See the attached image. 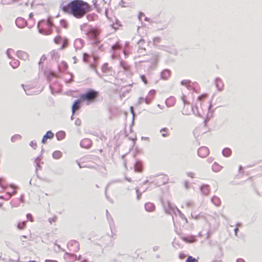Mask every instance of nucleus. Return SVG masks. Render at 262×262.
Returning <instances> with one entry per match:
<instances>
[{
	"instance_id": "nucleus-32",
	"label": "nucleus",
	"mask_w": 262,
	"mask_h": 262,
	"mask_svg": "<svg viewBox=\"0 0 262 262\" xmlns=\"http://www.w3.org/2000/svg\"><path fill=\"white\" fill-rule=\"evenodd\" d=\"M66 136V134L63 131L58 132L56 133V136L58 140H61L63 139Z\"/></svg>"
},
{
	"instance_id": "nucleus-54",
	"label": "nucleus",
	"mask_w": 262,
	"mask_h": 262,
	"mask_svg": "<svg viewBox=\"0 0 262 262\" xmlns=\"http://www.w3.org/2000/svg\"><path fill=\"white\" fill-rule=\"evenodd\" d=\"M184 187L186 189H188L189 187V186H190V183L188 182H187V181H185L184 182Z\"/></svg>"
},
{
	"instance_id": "nucleus-62",
	"label": "nucleus",
	"mask_w": 262,
	"mask_h": 262,
	"mask_svg": "<svg viewBox=\"0 0 262 262\" xmlns=\"http://www.w3.org/2000/svg\"><path fill=\"white\" fill-rule=\"evenodd\" d=\"M27 238V236H25V235H23L21 237H20V239L21 241L23 242H25V239Z\"/></svg>"
},
{
	"instance_id": "nucleus-46",
	"label": "nucleus",
	"mask_w": 262,
	"mask_h": 262,
	"mask_svg": "<svg viewBox=\"0 0 262 262\" xmlns=\"http://www.w3.org/2000/svg\"><path fill=\"white\" fill-rule=\"evenodd\" d=\"M154 61H152V63H157L158 60V59H159V56H158V55H155L154 56Z\"/></svg>"
},
{
	"instance_id": "nucleus-53",
	"label": "nucleus",
	"mask_w": 262,
	"mask_h": 262,
	"mask_svg": "<svg viewBox=\"0 0 262 262\" xmlns=\"http://www.w3.org/2000/svg\"><path fill=\"white\" fill-rule=\"evenodd\" d=\"M190 80H183L181 81V84L182 85H186L188 83H190Z\"/></svg>"
},
{
	"instance_id": "nucleus-2",
	"label": "nucleus",
	"mask_w": 262,
	"mask_h": 262,
	"mask_svg": "<svg viewBox=\"0 0 262 262\" xmlns=\"http://www.w3.org/2000/svg\"><path fill=\"white\" fill-rule=\"evenodd\" d=\"M98 93L93 90H89L85 93L81 94L80 99L81 101L93 102L97 97Z\"/></svg>"
},
{
	"instance_id": "nucleus-60",
	"label": "nucleus",
	"mask_w": 262,
	"mask_h": 262,
	"mask_svg": "<svg viewBox=\"0 0 262 262\" xmlns=\"http://www.w3.org/2000/svg\"><path fill=\"white\" fill-rule=\"evenodd\" d=\"M187 175L189 177H191V178H193L194 177V173L193 172H187Z\"/></svg>"
},
{
	"instance_id": "nucleus-38",
	"label": "nucleus",
	"mask_w": 262,
	"mask_h": 262,
	"mask_svg": "<svg viewBox=\"0 0 262 262\" xmlns=\"http://www.w3.org/2000/svg\"><path fill=\"white\" fill-rule=\"evenodd\" d=\"M54 40L55 43L59 44L62 41V38L60 36H57Z\"/></svg>"
},
{
	"instance_id": "nucleus-14",
	"label": "nucleus",
	"mask_w": 262,
	"mask_h": 262,
	"mask_svg": "<svg viewBox=\"0 0 262 262\" xmlns=\"http://www.w3.org/2000/svg\"><path fill=\"white\" fill-rule=\"evenodd\" d=\"M92 144V141L90 139L85 138L81 140L80 142L81 147L85 148H89Z\"/></svg>"
},
{
	"instance_id": "nucleus-28",
	"label": "nucleus",
	"mask_w": 262,
	"mask_h": 262,
	"mask_svg": "<svg viewBox=\"0 0 262 262\" xmlns=\"http://www.w3.org/2000/svg\"><path fill=\"white\" fill-rule=\"evenodd\" d=\"M10 64L13 68H17L19 65V61L17 59H14L10 62Z\"/></svg>"
},
{
	"instance_id": "nucleus-48",
	"label": "nucleus",
	"mask_w": 262,
	"mask_h": 262,
	"mask_svg": "<svg viewBox=\"0 0 262 262\" xmlns=\"http://www.w3.org/2000/svg\"><path fill=\"white\" fill-rule=\"evenodd\" d=\"M81 120L79 119H77L75 122V124L77 126H79L81 125Z\"/></svg>"
},
{
	"instance_id": "nucleus-45",
	"label": "nucleus",
	"mask_w": 262,
	"mask_h": 262,
	"mask_svg": "<svg viewBox=\"0 0 262 262\" xmlns=\"http://www.w3.org/2000/svg\"><path fill=\"white\" fill-rule=\"evenodd\" d=\"M141 79H142V81L145 84H147V80L145 76L144 75H140Z\"/></svg>"
},
{
	"instance_id": "nucleus-29",
	"label": "nucleus",
	"mask_w": 262,
	"mask_h": 262,
	"mask_svg": "<svg viewBox=\"0 0 262 262\" xmlns=\"http://www.w3.org/2000/svg\"><path fill=\"white\" fill-rule=\"evenodd\" d=\"M231 152L232 151L231 149L227 147L225 148L222 151L223 156L226 157H229L231 155Z\"/></svg>"
},
{
	"instance_id": "nucleus-1",
	"label": "nucleus",
	"mask_w": 262,
	"mask_h": 262,
	"mask_svg": "<svg viewBox=\"0 0 262 262\" xmlns=\"http://www.w3.org/2000/svg\"><path fill=\"white\" fill-rule=\"evenodd\" d=\"M90 6L87 3L81 0H73L62 7L64 12L70 13L77 18L83 17L90 11Z\"/></svg>"
},
{
	"instance_id": "nucleus-61",
	"label": "nucleus",
	"mask_w": 262,
	"mask_h": 262,
	"mask_svg": "<svg viewBox=\"0 0 262 262\" xmlns=\"http://www.w3.org/2000/svg\"><path fill=\"white\" fill-rule=\"evenodd\" d=\"M213 159L211 157H209L207 159V161L209 163H211L213 162Z\"/></svg>"
},
{
	"instance_id": "nucleus-4",
	"label": "nucleus",
	"mask_w": 262,
	"mask_h": 262,
	"mask_svg": "<svg viewBox=\"0 0 262 262\" xmlns=\"http://www.w3.org/2000/svg\"><path fill=\"white\" fill-rule=\"evenodd\" d=\"M163 208L165 212L172 215L173 214H176L178 212L181 214V211L175 206H173L168 201L162 202Z\"/></svg>"
},
{
	"instance_id": "nucleus-52",
	"label": "nucleus",
	"mask_w": 262,
	"mask_h": 262,
	"mask_svg": "<svg viewBox=\"0 0 262 262\" xmlns=\"http://www.w3.org/2000/svg\"><path fill=\"white\" fill-rule=\"evenodd\" d=\"M185 206L187 208H189L192 206V203L191 202H187L185 203Z\"/></svg>"
},
{
	"instance_id": "nucleus-11",
	"label": "nucleus",
	"mask_w": 262,
	"mask_h": 262,
	"mask_svg": "<svg viewBox=\"0 0 262 262\" xmlns=\"http://www.w3.org/2000/svg\"><path fill=\"white\" fill-rule=\"evenodd\" d=\"M15 24L18 28H23L27 25V21L22 17H18L15 20Z\"/></svg>"
},
{
	"instance_id": "nucleus-7",
	"label": "nucleus",
	"mask_w": 262,
	"mask_h": 262,
	"mask_svg": "<svg viewBox=\"0 0 262 262\" xmlns=\"http://www.w3.org/2000/svg\"><path fill=\"white\" fill-rule=\"evenodd\" d=\"M167 178L165 176L160 175L158 176L154 180L151 182V183H154L156 186H160L166 183Z\"/></svg>"
},
{
	"instance_id": "nucleus-17",
	"label": "nucleus",
	"mask_w": 262,
	"mask_h": 262,
	"mask_svg": "<svg viewBox=\"0 0 262 262\" xmlns=\"http://www.w3.org/2000/svg\"><path fill=\"white\" fill-rule=\"evenodd\" d=\"M176 99L174 97L171 96L165 101V104L167 107H172L174 105Z\"/></svg>"
},
{
	"instance_id": "nucleus-63",
	"label": "nucleus",
	"mask_w": 262,
	"mask_h": 262,
	"mask_svg": "<svg viewBox=\"0 0 262 262\" xmlns=\"http://www.w3.org/2000/svg\"><path fill=\"white\" fill-rule=\"evenodd\" d=\"M236 262H245L243 259L238 258L237 259Z\"/></svg>"
},
{
	"instance_id": "nucleus-43",
	"label": "nucleus",
	"mask_w": 262,
	"mask_h": 262,
	"mask_svg": "<svg viewBox=\"0 0 262 262\" xmlns=\"http://www.w3.org/2000/svg\"><path fill=\"white\" fill-rule=\"evenodd\" d=\"M12 52H14L13 50L12 49H8L7 51V52H6V54L7 55V56L9 58H12V56H11V53Z\"/></svg>"
},
{
	"instance_id": "nucleus-9",
	"label": "nucleus",
	"mask_w": 262,
	"mask_h": 262,
	"mask_svg": "<svg viewBox=\"0 0 262 262\" xmlns=\"http://www.w3.org/2000/svg\"><path fill=\"white\" fill-rule=\"evenodd\" d=\"M67 246L69 249L73 252H76L79 249L78 243L76 241H71L69 242L67 244Z\"/></svg>"
},
{
	"instance_id": "nucleus-23",
	"label": "nucleus",
	"mask_w": 262,
	"mask_h": 262,
	"mask_svg": "<svg viewBox=\"0 0 262 262\" xmlns=\"http://www.w3.org/2000/svg\"><path fill=\"white\" fill-rule=\"evenodd\" d=\"M209 186L204 185L201 187V191L203 194L207 195L209 192Z\"/></svg>"
},
{
	"instance_id": "nucleus-64",
	"label": "nucleus",
	"mask_w": 262,
	"mask_h": 262,
	"mask_svg": "<svg viewBox=\"0 0 262 262\" xmlns=\"http://www.w3.org/2000/svg\"><path fill=\"white\" fill-rule=\"evenodd\" d=\"M46 262H57V261L54 260L47 259L46 260Z\"/></svg>"
},
{
	"instance_id": "nucleus-5",
	"label": "nucleus",
	"mask_w": 262,
	"mask_h": 262,
	"mask_svg": "<svg viewBox=\"0 0 262 262\" xmlns=\"http://www.w3.org/2000/svg\"><path fill=\"white\" fill-rule=\"evenodd\" d=\"M43 23H45L46 24V25L48 26V27H51L52 26V23L50 20H48L47 21H45L43 20H41L40 21L38 22V25H37V27L38 28V31L39 32L42 34V35H49L51 34V30L50 29H48L47 30L43 29V28H40V26L43 24Z\"/></svg>"
},
{
	"instance_id": "nucleus-25",
	"label": "nucleus",
	"mask_w": 262,
	"mask_h": 262,
	"mask_svg": "<svg viewBox=\"0 0 262 262\" xmlns=\"http://www.w3.org/2000/svg\"><path fill=\"white\" fill-rule=\"evenodd\" d=\"M211 202L216 206H220L221 203L220 199L216 196H214L212 198Z\"/></svg>"
},
{
	"instance_id": "nucleus-33",
	"label": "nucleus",
	"mask_w": 262,
	"mask_h": 262,
	"mask_svg": "<svg viewBox=\"0 0 262 262\" xmlns=\"http://www.w3.org/2000/svg\"><path fill=\"white\" fill-rule=\"evenodd\" d=\"M120 66L122 67V68L126 71H129L130 67L125 62L123 61H120Z\"/></svg>"
},
{
	"instance_id": "nucleus-12",
	"label": "nucleus",
	"mask_w": 262,
	"mask_h": 262,
	"mask_svg": "<svg viewBox=\"0 0 262 262\" xmlns=\"http://www.w3.org/2000/svg\"><path fill=\"white\" fill-rule=\"evenodd\" d=\"M16 56L18 58L24 60H29V54L24 51H18L16 52Z\"/></svg>"
},
{
	"instance_id": "nucleus-20",
	"label": "nucleus",
	"mask_w": 262,
	"mask_h": 262,
	"mask_svg": "<svg viewBox=\"0 0 262 262\" xmlns=\"http://www.w3.org/2000/svg\"><path fill=\"white\" fill-rule=\"evenodd\" d=\"M81 101V100L80 99H78L76 100L74 103H73L72 107V113L74 114L75 111L78 110L80 108V103Z\"/></svg>"
},
{
	"instance_id": "nucleus-50",
	"label": "nucleus",
	"mask_w": 262,
	"mask_h": 262,
	"mask_svg": "<svg viewBox=\"0 0 262 262\" xmlns=\"http://www.w3.org/2000/svg\"><path fill=\"white\" fill-rule=\"evenodd\" d=\"M56 219H57V217L56 216H55L53 218H49L48 220H49V222L51 224L52 223V222H55L56 221Z\"/></svg>"
},
{
	"instance_id": "nucleus-10",
	"label": "nucleus",
	"mask_w": 262,
	"mask_h": 262,
	"mask_svg": "<svg viewBox=\"0 0 262 262\" xmlns=\"http://www.w3.org/2000/svg\"><path fill=\"white\" fill-rule=\"evenodd\" d=\"M156 93V91L155 90H151L149 92L148 95L145 98V102L146 104H148L151 102L155 97Z\"/></svg>"
},
{
	"instance_id": "nucleus-26",
	"label": "nucleus",
	"mask_w": 262,
	"mask_h": 262,
	"mask_svg": "<svg viewBox=\"0 0 262 262\" xmlns=\"http://www.w3.org/2000/svg\"><path fill=\"white\" fill-rule=\"evenodd\" d=\"M182 239L183 241L186 243H193L195 241L194 237L192 236H189L188 237H182Z\"/></svg>"
},
{
	"instance_id": "nucleus-37",
	"label": "nucleus",
	"mask_w": 262,
	"mask_h": 262,
	"mask_svg": "<svg viewBox=\"0 0 262 262\" xmlns=\"http://www.w3.org/2000/svg\"><path fill=\"white\" fill-rule=\"evenodd\" d=\"M120 48V45L118 42H116L115 45H113L111 48V50L112 51H115V50L119 49Z\"/></svg>"
},
{
	"instance_id": "nucleus-31",
	"label": "nucleus",
	"mask_w": 262,
	"mask_h": 262,
	"mask_svg": "<svg viewBox=\"0 0 262 262\" xmlns=\"http://www.w3.org/2000/svg\"><path fill=\"white\" fill-rule=\"evenodd\" d=\"M62 154L59 150L55 151L53 154V158L55 159H59L62 157Z\"/></svg>"
},
{
	"instance_id": "nucleus-6",
	"label": "nucleus",
	"mask_w": 262,
	"mask_h": 262,
	"mask_svg": "<svg viewBox=\"0 0 262 262\" xmlns=\"http://www.w3.org/2000/svg\"><path fill=\"white\" fill-rule=\"evenodd\" d=\"M89 38L92 41V43L97 44L98 42V31L96 29H91L88 34Z\"/></svg>"
},
{
	"instance_id": "nucleus-3",
	"label": "nucleus",
	"mask_w": 262,
	"mask_h": 262,
	"mask_svg": "<svg viewBox=\"0 0 262 262\" xmlns=\"http://www.w3.org/2000/svg\"><path fill=\"white\" fill-rule=\"evenodd\" d=\"M182 99L183 101L184 106L182 111V113L184 115H189L191 113V112H193V114H194L196 116H198L199 117L201 116V115L200 113L198 111L197 107H195L194 106H192L191 109L189 107V106L187 105L186 104H188V103L187 101V100L185 99L184 96H183L182 98Z\"/></svg>"
},
{
	"instance_id": "nucleus-42",
	"label": "nucleus",
	"mask_w": 262,
	"mask_h": 262,
	"mask_svg": "<svg viewBox=\"0 0 262 262\" xmlns=\"http://www.w3.org/2000/svg\"><path fill=\"white\" fill-rule=\"evenodd\" d=\"M161 39L160 37H157L154 38L153 42L155 45H157V43L160 42Z\"/></svg>"
},
{
	"instance_id": "nucleus-58",
	"label": "nucleus",
	"mask_w": 262,
	"mask_h": 262,
	"mask_svg": "<svg viewBox=\"0 0 262 262\" xmlns=\"http://www.w3.org/2000/svg\"><path fill=\"white\" fill-rule=\"evenodd\" d=\"M160 249V247L158 246H155L152 248V250L154 251H157Z\"/></svg>"
},
{
	"instance_id": "nucleus-44",
	"label": "nucleus",
	"mask_w": 262,
	"mask_h": 262,
	"mask_svg": "<svg viewBox=\"0 0 262 262\" xmlns=\"http://www.w3.org/2000/svg\"><path fill=\"white\" fill-rule=\"evenodd\" d=\"M89 57V55L86 53H83V60L84 62H88V58Z\"/></svg>"
},
{
	"instance_id": "nucleus-19",
	"label": "nucleus",
	"mask_w": 262,
	"mask_h": 262,
	"mask_svg": "<svg viewBox=\"0 0 262 262\" xmlns=\"http://www.w3.org/2000/svg\"><path fill=\"white\" fill-rule=\"evenodd\" d=\"M171 72L170 70L165 69L161 73V78L164 80L167 79L170 76Z\"/></svg>"
},
{
	"instance_id": "nucleus-30",
	"label": "nucleus",
	"mask_w": 262,
	"mask_h": 262,
	"mask_svg": "<svg viewBox=\"0 0 262 262\" xmlns=\"http://www.w3.org/2000/svg\"><path fill=\"white\" fill-rule=\"evenodd\" d=\"M221 169L222 166L215 162L212 166V170L215 172H219Z\"/></svg>"
},
{
	"instance_id": "nucleus-55",
	"label": "nucleus",
	"mask_w": 262,
	"mask_h": 262,
	"mask_svg": "<svg viewBox=\"0 0 262 262\" xmlns=\"http://www.w3.org/2000/svg\"><path fill=\"white\" fill-rule=\"evenodd\" d=\"M27 219H28V220H30V221L31 222H33V218H32V215H31V214H30V213L27 214Z\"/></svg>"
},
{
	"instance_id": "nucleus-51",
	"label": "nucleus",
	"mask_w": 262,
	"mask_h": 262,
	"mask_svg": "<svg viewBox=\"0 0 262 262\" xmlns=\"http://www.w3.org/2000/svg\"><path fill=\"white\" fill-rule=\"evenodd\" d=\"M46 59V56H45V55H43L41 56V58H40V61H39V65H40V64H41V63L42 62V61H43V60H45Z\"/></svg>"
},
{
	"instance_id": "nucleus-27",
	"label": "nucleus",
	"mask_w": 262,
	"mask_h": 262,
	"mask_svg": "<svg viewBox=\"0 0 262 262\" xmlns=\"http://www.w3.org/2000/svg\"><path fill=\"white\" fill-rule=\"evenodd\" d=\"M142 165L140 161H137L135 164V170L137 172L142 171Z\"/></svg>"
},
{
	"instance_id": "nucleus-21",
	"label": "nucleus",
	"mask_w": 262,
	"mask_h": 262,
	"mask_svg": "<svg viewBox=\"0 0 262 262\" xmlns=\"http://www.w3.org/2000/svg\"><path fill=\"white\" fill-rule=\"evenodd\" d=\"M145 209L147 211L151 212L155 210V206L153 203H147L145 204Z\"/></svg>"
},
{
	"instance_id": "nucleus-16",
	"label": "nucleus",
	"mask_w": 262,
	"mask_h": 262,
	"mask_svg": "<svg viewBox=\"0 0 262 262\" xmlns=\"http://www.w3.org/2000/svg\"><path fill=\"white\" fill-rule=\"evenodd\" d=\"M74 46L76 50H80L83 47V41L80 38H77L74 41Z\"/></svg>"
},
{
	"instance_id": "nucleus-49",
	"label": "nucleus",
	"mask_w": 262,
	"mask_h": 262,
	"mask_svg": "<svg viewBox=\"0 0 262 262\" xmlns=\"http://www.w3.org/2000/svg\"><path fill=\"white\" fill-rule=\"evenodd\" d=\"M30 145L34 149H35L37 146L36 143H34L33 141L30 142Z\"/></svg>"
},
{
	"instance_id": "nucleus-39",
	"label": "nucleus",
	"mask_w": 262,
	"mask_h": 262,
	"mask_svg": "<svg viewBox=\"0 0 262 262\" xmlns=\"http://www.w3.org/2000/svg\"><path fill=\"white\" fill-rule=\"evenodd\" d=\"M62 44L60 48L61 49H63L66 48L68 44V40L67 39H64L62 41Z\"/></svg>"
},
{
	"instance_id": "nucleus-41",
	"label": "nucleus",
	"mask_w": 262,
	"mask_h": 262,
	"mask_svg": "<svg viewBox=\"0 0 262 262\" xmlns=\"http://www.w3.org/2000/svg\"><path fill=\"white\" fill-rule=\"evenodd\" d=\"M26 221H24L21 223H19L17 225V228L19 229H23L26 226Z\"/></svg>"
},
{
	"instance_id": "nucleus-40",
	"label": "nucleus",
	"mask_w": 262,
	"mask_h": 262,
	"mask_svg": "<svg viewBox=\"0 0 262 262\" xmlns=\"http://www.w3.org/2000/svg\"><path fill=\"white\" fill-rule=\"evenodd\" d=\"M186 262H198V261L197 259L192 257L191 256H189L187 257Z\"/></svg>"
},
{
	"instance_id": "nucleus-15",
	"label": "nucleus",
	"mask_w": 262,
	"mask_h": 262,
	"mask_svg": "<svg viewBox=\"0 0 262 262\" xmlns=\"http://www.w3.org/2000/svg\"><path fill=\"white\" fill-rule=\"evenodd\" d=\"M102 72L104 74V75H112V70L111 68L108 67V64L107 63H104L102 68Z\"/></svg>"
},
{
	"instance_id": "nucleus-35",
	"label": "nucleus",
	"mask_w": 262,
	"mask_h": 262,
	"mask_svg": "<svg viewBox=\"0 0 262 262\" xmlns=\"http://www.w3.org/2000/svg\"><path fill=\"white\" fill-rule=\"evenodd\" d=\"M135 190H136V193H137V199L139 200L140 199V196H141L142 192L145 191L147 190V188H146L145 189L143 190L142 192H140L139 188L138 187H136L135 188Z\"/></svg>"
},
{
	"instance_id": "nucleus-24",
	"label": "nucleus",
	"mask_w": 262,
	"mask_h": 262,
	"mask_svg": "<svg viewBox=\"0 0 262 262\" xmlns=\"http://www.w3.org/2000/svg\"><path fill=\"white\" fill-rule=\"evenodd\" d=\"M144 42V40L143 39H140L138 44L139 45V50L138 52L139 53H143V51H145V49L143 47V44Z\"/></svg>"
},
{
	"instance_id": "nucleus-8",
	"label": "nucleus",
	"mask_w": 262,
	"mask_h": 262,
	"mask_svg": "<svg viewBox=\"0 0 262 262\" xmlns=\"http://www.w3.org/2000/svg\"><path fill=\"white\" fill-rule=\"evenodd\" d=\"M209 154L208 148L205 146H202L199 148L198 150V155L201 158L206 157Z\"/></svg>"
},
{
	"instance_id": "nucleus-13",
	"label": "nucleus",
	"mask_w": 262,
	"mask_h": 262,
	"mask_svg": "<svg viewBox=\"0 0 262 262\" xmlns=\"http://www.w3.org/2000/svg\"><path fill=\"white\" fill-rule=\"evenodd\" d=\"M215 84L219 91H222L224 89V84L222 80L220 78H216L215 79Z\"/></svg>"
},
{
	"instance_id": "nucleus-34",
	"label": "nucleus",
	"mask_w": 262,
	"mask_h": 262,
	"mask_svg": "<svg viewBox=\"0 0 262 262\" xmlns=\"http://www.w3.org/2000/svg\"><path fill=\"white\" fill-rule=\"evenodd\" d=\"M21 139V136L19 135L16 134L13 136L11 138L12 142H15L16 140H19Z\"/></svg>"
},
{
	"instance_id": "nucleus-47",
	"label": "nucleus",
	"mask_w": 262,
	"mask_h": 262,
	"mask_svg": "<svg viewBox=\"0 0 262 262\" xmlns=\"http://www.w3.org/2000/svg\"><path fill=\"white\" fill-rule=\"evenodd\" d=\"M40 161V158L39 157H37L35 160V162L36 164V166L40 167V166L39 165V162Z\"/></svg>"
},
{
	"instance_id": "nucleus-18",
	"label": "nucleus",
	"mask_w": 262,
	"mask_h": 262,
	"mask_svg": "<svg viewBox=\"0 0 262 262\" xmlns=\"http://www.w3.org/2000/svg\"><path fill=\"white\" fill-rule=\"evenodd\" d=\"M54 137V134L51 131H48L45 135L43 136L41 142L43 144L46 143L47 139H51Z\"/></svg>"
},
{
	"instance_id": "nucleus-57",
	"label": "nucleus",
	"mask_w": 262,
	"mask_h": 262,
	"mask_svg": "<svg viewBox=\"0 0 262 262\" xmlns=\"http://www.w3.org/2000/svg\"><path fill=\"white\" fill-rule=\"evenodd\" d=\"M144 101H145V98H143V97H140L139 98V100H138V103L139 104H141Z\"/></svg>"
},
{
	"instance_id": "nucleus-59",
	"label": "nucleus",
	"mask_w": 262,
	"mask_h": 262,
	"mask_svg": "<svg viewBox=\"0 0 262 262\" xmlns=\"http://www.w3.org/2000/svg\"><path fill=\"white\" fill-rule=\"evenodd\" d=\"M16 193V190H14L12 193H10V192H8L7 194H9V198L11 197V196L12 195H14Z\"/></svg>"
},
{
	"instance_id": "nucleus-56",
	"label": "nucleus",
	"mask_w": 262,
	"mask_h": 262,
	"mask_svg": "<svg viewBox=\"0 0 262 262\" xmlns=\"http://www.w3.org/2000/svg\"><path fill=\"white\" fill-rule=\"evenodd\" d=\"M23 87L24 88V91H25L26 92V94L27 95H32L33 94V93H30L28 91V90L24 88V85L23 84L22 85Z\"/></svg>"
},
{
	"instance_id": "nucleus-36",
	"label": "nucleus",
	"mask_w": 262,
	"mask_h": 262,
	"mask_svg": "<svg viewBox=\"0 0 262 262\" xmlns=\"http://www.w3.org/2000/svg\"><path fill=\"white\" fill-rule=\"evenodd\" d=\"M168 129L167 128H163L160 130V132L162 133V136L163 137H166L168 136Z\"/></svg>"
},
{
	"instance_id": "nucleus-22",
	"label": "nucleus",
	"mask_w": 262,
	"mask_h": 262,
	"mask_svg": "<svg viewBox=\"0 0 262 262\" xmlns=\"http://www.w3.org/2000/svg\"><path fill=\"white\" fill-rule=\"evenodd\" d=\"M106 217L110 226V228L112 231H113V228L114 227V221L107 210H106Z\"/></svg>"
}]
</instances>
